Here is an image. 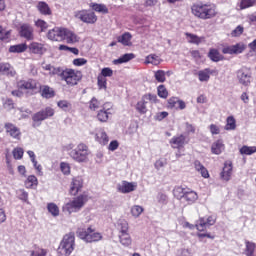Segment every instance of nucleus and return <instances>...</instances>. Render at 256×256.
<instances>
[{"label": "nucleus", "instance_id": "nucleus-1", "mask_svg": "<svg viewBox=\"0 0 256 256\" xmlns=\"http://www.w3.org/2000/svg\"><path fill=\"white\" fill-rule=\"evenodd\" d=\"M191 12L194 17L207 21L217 17V7L210 3H195L191 7Z\"/></svg>", "mask_w": 256, "mask_h": 256}, {"label": "nucleus", "instance_id": "nucleus-2", "mask_svg": "<svg viewBox=\"0 0 256 256\" xmlns=\"http://www.w3.org/2000/svg\"><path fill=\"white\" fill-rule=\"evenodd\" d=\"M73 147H75L73 144L66 146V151H68L69 157L76 163H87V161H89V155H91L89 146L85 143H80L76 148L73 149Z\"/></svg>", "mask_w": 256, "mask_h": 256}, {"label": "nucleus", "instance_id": "nucleus-3", "mask_svg": "<svg viewBox=\"0 0 256 256\" xmlns=\"http://www.w3.org/2000/svg\"><path fill=\"white\" fill-rule=\"evenodd\" d=\"M85 203H87V195H79L66 203L62 209L64 213H69V215L71 213H79L85 207Z\"/></svg>", "mask_w": 256, "mask_h": 256}, {"label": "nucleus", "instance_id": "nucleus-4", "mask_svg": "<svg viewBox=\"0 0 256 256\" xmlns=\"http://www.w3.org/2000/svg\"><path fill=\"white\" fill-rule=\"evenodd\" d=\"M76 233L79 239H82L85 243H97V241H101V239H103V235L96 232L91 227H88L87 229L78 228Z\"/></svg>", "mask_w": 256, "mask_h": 256}, {"label": "nucleus", "instance_id": "nucleus-5", "mask_svg": "<svg viewBox=\"0 0 256 256\" xmlns=\"http://www.w3.org/2000/svg\"><path fill=\"white\" fill-rule=\"evenodd\" d=\"M59 249L63 251L64 255H71L75 251V234H66L59 245Z\"/></svg>", "mask_w": 256, "mask_h": 256}, {"label": "nucleus", "instance_id": "nucleus-6", "mask_svg": "<svg viewBox=\"0 0 256 256\" xmlns=\"http://www.w3.org/2000/svg\"><path fill=\"white\" fill-rule=\"evenodd\" d=\"M55 115V110L51 107H46L45 109H42L32 116V126L33 127H40L41 123L45 121L46 119H49V117H53Z\"/></svg>", "mask_w": 256, "mask_h": 256}, {"label": "nucleus", "instance_id": "nucleus-7", "mask_svg": "<svg viewBox=\"0 0 256 256\" xmlns=\"http://www.w3.org/2000/svg\"><path fill=\"white\" fill-rule=\"evenodd\" d=\"M74 17L82 21V23H86L87 25H94L97 23V14L91 10L83 9L74 12Z\"/></svg>", "mask_w": 256, "mask_h": 256}, {"label": "nucleus", "instance_id": "nucleus-8", "mask_svg": "<svg viewBox=\"0 0 256 256\" xmlns=\"http://www.w3.org/2000/svg\"><path fill=\"white\" fill-rule=\"evenodd\" d=\"M159 99H157V95L155 94H145L142 96L141 100L136 104V111L140 113V115H145L147 113V103H157Z\"/></svg>", "mask_w": 256, "mask_h": 256}, {"label": "nucleus", "instance_id": "nucleus-9", "mask_svg": "<svg viewBox=\"0 0 256 256\" xmlns=\"http://www.w3.org/2000/svg\"><path fill=\"white\" fill-rule=\"evenodd\" d=\"M81 71L73 70V69H65V73L63 74L62 81H65L67 85H71V87L77 85L79 81H81Z\"/></svg>", "mask_w": 256, "mask_h": 256}, {"label": "nucleus", "instance_id": "nucleus-10", "mask_svg": "<svg viewBox=\"0 0 256 256\" xmlns=\"http://www.w3.org/2000/svg\"><path fill=\"white\" fill-rule=\"evenodd\" d=\"M236 75L240 85H243L244 87H249L251 85V81H253V73H251V70L242 68L237 71Z\"/></svg>", "mask_w": 256, "mask_h": 256}, {"label": "nucleus", "instance_id": "nucleus-11", "mask_svg": "<svg viewBox=\"0 0 256 256\" xmlns=\"http://www.w3.org/2000/svg\"><path fill=\"white\" fill-rule=\"evenodd\" d=\"M4 129L8 137H11V139H15L16 141H21V128L17 127V125L12 122H6L4 123Z\"/></svg>", "mask_w": 256, "mask_h": 256}, {"label": "nucleus", "instance_id": "nucleus-12", "mask_svg": "<svg viewBox=\"0 0 256 256\" xmlns=\"http://www.w3.org/2000/svg\"><path fill=\"white\" fill-rule=\"evenodd\" d=\"M18 89H23L25 91H41V84L37 82V80L29 79V80H21L18 82Z\"/></svg>", "mask_w": 256, "mask_h": 256}, {"label": "nucleus", "instance_id": "nucleus-13", "mask_svg": "<svg viewBox=\"0 0 256 256\" xmlns=\"http://www.w3.org/2000/svg\"><path fill=\"white\" fill-rule=\"evenodd\" d=\"M35 30L31 24L24 23L19 28V35L26 41H33L35 39Z\"/></svg>", "mask_w": 256, "mask_h": 256}, {"label": "nucleus", "instance_id": "nucleus-14", "mask_svg": "<svg viewBox=\"0 0 256 256\" xmlns=\"http://www.w3.org/2000/svg\"><path fill=\"white\" fill-rule=\"evenodd\" d=\"M216 221L217 218H215V216L202 217L198 220L195 227L197 231H205L207 227H211Z\"/></svg>", "mask_w": 256, "mask_h": 256}, {"label": "nucleus", "instance_id": "nucleus-15", "mask_svg": "<svg viewBox=\"0 0 256 256\" xmlns=\"http://www.w3.org/2000/svg\"><path fill=\"white\" fill-rule=\"evenodd\" d=\"M189 143V138L184 134L173 136L170 140V145L173 149H181Z\"/></svg>", "mask_w": 256, "mask_h": 256}, {"label": "nucleus", "instance_id": "nucleus-16", "mask_svg": "<svg viewBox=\"0 0 256 256\" xmlns=\"http://www.w3.org/2000/svg\"><path fill=\"white\" fill-rule=\"evenodd\" d=\"M245 51V44L238 43L232 46H226L222 49V53L224 55H239V53H243Z\"/></svg>", "mask_w": 256, "mask_h": 256}, {"label": "nucleus", "instance_id": "nucleus-17", "mask_svg": "<svg viewBox=\"0 0 256 256\" xmlns=\"http://www.w3.org/2000/svg\"><path fill=\"white\" fill-rule=\"evenodd\" d=\"M83 189V177L75 176L70 184V195H77Z\"/></svg>", "mask_w": 256, "mask_h": 256}, {"label": "nucleus", "instance_id": "nucleus-18", "mask_svg": "<svg viewBox=\"0 0 256 256\" xmlns=\"http://www.w3.org/2000/svg\"><path fill=\"white\" fill-rule=\"evenodd\" d=\"M137 189V182H127L122 181L120 184L117 185V191L119 193H133Z\"/></svg>", "mask_w": 256, "mask_h": 256}, {"label": "nucleus", "instance_id": "nucleus-19", "mask_svg": "<svg viewBox=\"0 0 256 256\" xmlns=\"http://www.w3.org/2000/svg\"><path fill=\"white\" fill-rule=\"evenodd\" d=\"M65 28L61 27H55L52 30H49L47 37L50 39V41H63V34H64Z\"/></svg>", "mask_w": 256, "mask_h": 256}, {"label": "nucleus", "instance_id": "nucleus-20", "mask_svg": "<svg viewBox=\"0 0 256 256\" xmlns=\"http://www.w3.org/2000/svg\"><path fill=\"white\" fill-rule=\"evenodd\" d=\"M231 175H233V163L225 162L220 177L223 181H231Z\"/></svg>", "mask_w": 256, "mask_h": 256}, {"label": "nucleus", "instance_id": "nucleus-21", "mask_svg": "<svg viewBox=\"0 0 256 256\" xmlns=\"http://www.w3.org/2000/svg\"><path fill=\"white\" fill-rule=\"evenodd\" d=\"M168 107L170 109H180V111H183V109H186L187 104L185 103V101H183L177 97H171L168 100Z\"/></svg>", "mask_w": 256, "mask_h": 256}, {"label": "nucleus", "instance_id": "nucleus-22", "mask_svg": "<svg viewBox=\"0 0 256 256\" xmlns=\"http://www.w3.org/2000/svg\"><path fill=\"white\" fill-rule=\"evenodd\" d=\"M63 41H66V43L73 45L75 43H79V36H77L75 32L64 28Z\"/></svg>", "mask_w": 256, "mask_h": 256}, {"label": "nucleus", "instance_id": "nucleus-23", "mask_svg": "<svg viewBox=\"0 0 256 256\" xmlns=\"http://www.w3.org/2000/svg\"><path fill=\"white\" fill-rule=\"evenodd\" d=\"M110 115H112L111 108H107V104H105L103 109L98 111L96 117L100 123H107V121H109Z\"/></svg>", "mask_w": 256, "mask_h": 256}, {"label": "nucleus", "instance_id": "nucleus-24", "mask_svg": "<svg viewBox=\"0 0 256 256\" xmlns=\"http://www.w3.org/2000/svg\"><path fill=\"white\" fill-rule=\"evenodd\" d=\"M95 139L100 145H107L109 143V136H107V132L102 128L96 131Z\"/></svg>", "mask_w": 256, "mask_h": 256}, {"label": "nucleus", "instance_id": "nucleus-25", "mask_svg": "<svg viewBox=\"0 0 256 256\" xmlns=\"http://www.w3.org/2000/svg\"><path fill=\"white\" fill-rule=\"evenodd\" d=\"M188 205H193L199 199L197 192L187 188L183 198Z\"/></svg>", "mask_w": 256, "mask_h": 256}, {"label": "nucleus", "instance_id": "nucleus-26", "mask_svg": "<svg viewBox=\"0 0 256 256\" xmlns=\"http://www.w3.org/2000/svg\"><path fill=\"white\" fill-rule=\"evenodd\" d=\"M29 50L31 53H34L35 55H43L47 49H45V46L39 42H32L29 45Z\"/></svg>", "mask_w": 256, "mask_h": 256}, {"label": "nucleus", "instance_id": "nucleus-27", "mask_svg": "<svg viewBox=\"0 0 256 256\" xmlns=\"http://www.w3.org/2000/svg\"><path fill=\"white\" fill-rule=\"evenodd\" d=\"M197 75L201 83H207L211 79V75H213V70L205 68L204 70L198 71Z\"/></svg>", "mask_w": 256, "mask_h": 256}, {"label": "nucleus", "instance_id": "nucleus-28", "mask_svg": "<svg viewBox=\"0 0 256 256\" xmlns=\"http://www.w3.org/2000/svg\"><path fill=\"white\" fill-rule=\"evenodd\" d=\"M194 169L200 173L201 177L209 179V170L199 160L194 161Z\"/></svg>", "mask_w": 256, "mask_h": 256}, {"label": "nucleus", "instance_id": "nucleus-29", "mask_svg": "<svg viewBox=\"0 0 256 256\" xmlns=\"http://www.w3.org/2000/svg\"><path fill=\"white\" fill-rule=\"evenodd\" d=\"M0 73H5V75H9L10 77L17 75L15 68L9 63H0Z\"/></svg>", "mask_w": 256, "mask_h": 256}, {"label": "nucleus", "instance_id": "nucleus-30", "mask_svg": "<svg viewBox=\"0 0 256 256\" xmlns=\"http://www.w3.org/2000/svg\"><path fill=\"white\" fill-rule=\"evenodd\" d=\"M211 151L213 155H221L223 151H225V144H223V140H217L211 146Z\"/></svg>", "mask_w": 256, "mask_h": 256}, {"label": "nucleus", "instance_id": "nucleus-31", "mask_svg": "<svg viewBox=\"0 0 256 256\" xmlns=\"http://www.w3.org/2000/svg\"><path fill=\"white\" fill-rule=\"evenodd\" d=\"M135 59V54L127 53L120 56L118 59L113 60V65H123V63H129V61Z\"/></svg>", "mask_w": 256, "mask_h": 256}, {"label": "nucleus", "instance_id": "nucleus-32", "mask_svg": "<svg viewBox=\"0 0 256 256\" xmlns=\"http://www.w3.org/2000/svg\"><path fill=\"white\" fill-rule=\"evenodd\" d=\"M90 7L95 11V13H101L102 15H107V13H109V8H107V5L105 4L92 2L90 3Z\"/></svg>", "mask_w": 256, "mask_h": 256}, {"label": "nucleus", "instance_id": "nucleus-33", "mask_svg": "<svg viewBox=\"0 0 256 256\" xmlns=\"http://www.w3.org/2000/svg\"><path fill=\"white\" fill-rule=\"evenodd\" d=\"M41 89V96L44 97V99H52V97H55V90L53 88L45 85L42 86Z\"/></svg>", "mask_w": 256, "mask_h": 256}, {"label": "nucleus", "instance_id": "nucleus-34", "mask_svg": "<svg viewBox=\"0 0 256 256\" xmlns=\"http://www.w3.org/2000/svg\"><path fill=\"white\" fill-rule=\"evenodd\" d=\"M132 37L133 36L131 35V33L125 32L124 34H122L121 36H119L117 38V41H118V43H121L125 47H129V45H131Z\"/></svg>", "mask_w": 256, "mask_h": 256}, {"label": "nucleus", "instance_id": "nucleus-35", "mask_svg": "<svg viewBox=\"0 0 256 256\" xmlns=\"http://www.w3.org/2000/svg\"><path fill=\"white\" fill-rule=\"evenodd\" d=\"M119 241L121 245H123V247H129L133 243V240L131 239V234H129V232L119 234Z\"/></svg>", "mask_w": 256, "mask_h": 256}, {"label": "nucleus", "instance_id": "nucleus-36", "mask_svg": "<svg viewBox=\"0 0 256 256\" xmlns=\"http://www.w3.org/2000/svg\"><path fill=\"white\" fill-rule=\"evenodd\" d=\"M11 33H13L12 30H9L0 25V41H11Z\"/></svg>", "mask_w": 256, "mask_h": 256}, {"label": "nucleus", "instance_id": "nucleus-37", "mask_svg": "<svg viewBox=\"0 0 256 256\" xmlns=\"http://www.w3.org/2000/svg\"><path fill=\"white\" fill-rule=\"evenodd\" d=\"M28 46L25 43L12 45L9 47V53H25L27 51Z\"/></svg>", "mask_w": 256, "mask_h": 256}, {"label": "nucleus", "instance_id": "nucleus-38", "mask_svg": "<svg viewBox=\"0 0 256 256\" xmlns=\"http://www.w3.org/2000/svg\"><path fill=\"white\" fill-rule=\"evenodd\" d=\"M161 61H162L161 58L156 54H150L145 58L146 65H160Z\"/></svg>", "mask_w": 256, "mask_h": 256}, {"label": "nucleus", "instance_id": "nucleus-39", "mask_svg": "<svg viewBox=\"0 0 256 256\" xmlns=\"http://www.w3.org/2000/svg\"><path fill=\"white\" fill-rule=\"evenodd\" d=\"M224 129L225 131H235V129H237V121L235 120V117L229 116L226 119V125Z\"/></svg>", "mask_w": 256, "mask_h": 256}, {"label": "nucleus", "instance_id": "nucleus-40", "mask_svg": "<svg viewBox=\"0 0 256 256\" xmlns=\"http://www.w3.org/2000/svg\"><path fill=\"white\" fill-rule=\"evenodd\" d=\"M208 57L209 59H211V61H214L215 63H218V61H223V55H221V53H219V50L217 49H210Z\"/></svg>", "mask_w": 256, "mask_h": 256}, {"label": "nucleus", "instance_id": "nucleus-41", "mask_svg": "<svg viewBox=\"0 0 256 256\" xmlns=\"http://www.w3.org/2000/svg\"><path fill=\"white\" fill-rule=\"evenodd\" d=\"M37 9L40 11L41 15H51V8L46 2H38Z\"/></svg>", "mask_w": 256, "mask_h": 256}, {"label": "nucleus", "instance_id": "nucleus-42", "mask_svg": "<svg viewBox=\"0 0 256 256\" xmlns=\"http://www.w3.org/2000/svg\"><path fill=\"white\" fill-rule=\"evenodd\" d=\"M187 192V189L181 187V186H177L174 188L173 190V195L176 199H178L179 201H181V199H184L185 197V193Z\"/></svg>", "mask_w": 256, "mask_h": 256}, {"label": "nucleus", "instance_id": "nucleus-43", "mask_svg": "<svg viewBox=\"0 0 256 256\" xmlns=\"http://www.w3.org/2000/svg\"><path fill=\"white\" fill-rule=\"evenodd\" d=\"M118 231H119V235L129 233V223L126 220H119Z\"/></svg>", "mask_w": 256, "mask_h": 256}, {"label": "nucleus", "instance_id": "nucleus-44", "mask_svg": "<svg viewBox=\"0 0 256 256\" xmlns=\"http://www.w3.org/2000/svg\"><path fill=\"white\" fill-rule=\"evenodd\" d=\"M37 183H39V181L37 180V177L35 175H30L25 180V187L27 189H31L32 187L37 186Z\"/></svg>", "mask_w": 256, "mask_h": 256}, {"label": "nucleus", "instance_id": "nucleus-45", "mask_svg": "<svg viewBox=\"0 0 256 256\" xmlns=\"http://www.w3.org/2000/svg\"><path fill=\"white\" fill-rule=\"evenodd\" d=\"M59 109H62V111L65 112H69L71 111V109H73V105L71 104V102L67 101V100H60L57 103Z\"/></svg>", "mask_w": 256, "mask_h": 256}, {"label": "nucleus", "instance_id": "nucleus-46", "mask_svg": "<svg viewBox=\"0 0 256 256\" xmlns=\"http://www.w3.org/2000/svg\"><path fill=\"white\" fill-rule=\"evenodd\" d=\"M154 77L158 83H165L167 81L165 70H157L154 72Z\"/></svg>", "mask_w": 256, "mask_h": 256}, {"label": "nucleus", "instance_id": "nucleus-47", "mask_svg": "<svg viewBox=\"0 0 256 256\" xmlns=\"http://www.w3.org/2000/svg\"><path fill=\"white\" fill-rule=\"evenodd\" d=\"M185 36H186L188 43H192L194 45H199L201 43V38L195 34H191V33L187 32L185 34Z\"/></svg>", "mask_w": 256, "mask_h": 256}, {"label": "nucleus", "instance_id": "nucleus-48", "mask_svg": "<svg viewBox=\"0 0 256 256\" xmlns=\"http://www.w3.org/2000/svg\"><path fill=\"white\" fill-rule=\"evenodd\" d=\"M253 153H256V146L244 145L240 148L241 155H253Z\"/></svg>", "mask_w": 256, "mask_h": 256}, {"label": "nucleus", "instance_id": "nucleus-49", "mask_svg": "<svg viewBox=\"0 0 256 256\" xmlns=\"http://www.w3.org/2000/svg\"><path fill=\"white\" fill-rule=\"evenodd\" d=\"M143 211L145 210L143 209L142 206H139V205L132 206L130 210L132 217H134L135 219H137L138 217H141V214L143 213Z\"/></svg>", "mask_w": 256, "mask_h": 256}, {"label": "nucleus", "instance_id": "nucleus-50", "mask_svg": "<svg viewBox=\"0 0 256 256\" xmlns=\"http://www.w3.org/2000/svg\"><path fill=\"white\" fill-rule=\"evenodd\" d=\"M49 250L41 247H36L34 250L30 251V256H47Z\"/></svg>", "mask_w": 256, "mask_h": 256}, {"label": "nucleus", "instance_id": "nucleus-51", "mask_svg": "<svg viewBox=\"0 0 256 256\" xmlns=\"http://www.w3.org/2000/svg\"><path fill=\"white\" fill-rule=\"evenodd\" d=\"M47 210L53 217H59V206L55 203H48Z\"/></svg>", "mask_w": 256, "mask_h": 256}, {"label": "nucleus", "instance_id": "nucleus-52", "mask_svg": "<svg viewBox=\"0 0 256 256\" xmlns=\"http://www.w3.org/2000/svg\"><path fill=\"white\" fill-rule=\"evenodd\" d=\"M254 5H256V0H241L239 7L243 11V9H249V7H254Z\"/></svg>", "mask_w": 256, "mask_h": 256}, {"label": "nucleus", "instance_id": "nucleus-53", "mask_svg": "<svg viewBox=\"0 0 256 256\" xmlns=\"http://www.w3.org/2000/svg\"><path fill=\"white\" fill-rule=\"evenodd\" d=\"M158 97L161 99H167L169 97V91H167V88L165 85H159L157 88Z\"/></svg>", "mask_w": 256, "mask_h": 256}, {"label": "nucleus", "instance_id": "nucleus-54", "mask_svg": "<svg viewBox=\"0 0 256 256\" xmlns=\"http://www.w3.org/2000/svg\"><path fill=\"white\" fill-rule=\"evenodd\" d=\"M246 256H255V243L246 241Z\"/></svg>", "mask_w": 256, "mask_h": 256}, {"label": "nucleus", "instance_id": "nucleus-55", "mask_svg": "<svg viewBox=\"0 0 256 256\" xmlns=\"http://www.w3.org/2000/svg\"><path fill=\"white\" fill-rule=\"evenodd\" d=\"M17 196L20 201H24V203H29V193H27V191H25L24 189H19L17 191Z\"/></svg>", "mask_w": 256, "mask_h": 256}, {"label": "nucleus", "instance_id": "nucleus-56", "mask_svg": "<svg viewBox=\"0 0 256 256\" xmlns=\"http://www.w3.org/2000/svg\"><path fill=\"white\" fill-rule=\"evenodd\" d=\"M5 159L9 175H15V170H13V165L11 164V154L6 153Z\"/></svg>", "mask_w": 256, "mask_h": 256}, {"label": "nucleus", "instance_id": "nucleus-57", "mask_svg": "<svg viewBox=\"0 0 256 256\" xmlns=\"http://www.w3.org/2000/svg\"><path fill=\"white\" fill-rule=\"evenodd\" d=\"M25 151L23 150V148L21 147H16L13 149L12 154L14 159L16 160H20L23 159V155H24Z\"/></svg>", "mask_w": 256, "mask_h": 256}, {"label": "nucleus", "instance_id": "nucleus-58", "mask_svg": "<svg viewBox=\"0 0 256 256\" xmlns=\"http://www.w3.org/2000/svg\"><path fill=\"white\" fill-rule=\"evenodd\" d=\"M60 170L63 175H71V165H69L67 162L60 163Z\"/></svg>", "mask_w": 256, "mask_h": 256}, {"label": "nucleus", "instance_id": "nucleus-59", "mask_svg": "<svg viewBox=\"0 0 256 256\" xmlns=\"http://www.w3.org/2000/svg\"><path fill=\"white\" fill-rule=\"evenodd\" d=\"M99 107H101V102H99V100H97V98L93 97L89 102V109L91 111H97V109H99Z\"/></svg>", "mask_w": 256, "mask_h": 256}, {"label": "nucleus", "instance_id": "nucleus-60", "mask_svg": "<svg viewBox=\"0 0 256 256\" xmlns=\"http://www.w3.org/2000/svg\"><path fill=\"white\" fill-rule=\"evenodd\" d=\"M64 73L65 70H63V68L52 66V71L50 72V75H58V77H61V79H63Z\"/></svg>", "mask_w": 256, "mask_h": 256}, {"label": "nucleus", "instance_id": "nucleus-61", "mask_svg": "<svg viewBox=\"0 0 256 256\" xmlns=\"http://www.w3.org/2000/svg\"><path fill=\"white\" fill-rule=\"evenodd\" d=\"M97 81L99 89H107V78L99 75Z\"/></svg>", "mask_w": 256, "mask_h": 256}, {"label": "nucleus", "instance_id": "nucleus-62", "mask_svg": "<svg viewBox=\"0 0 256 256\" xmlns=\"http://www.w3.org/2000/svg\"><path fill=\"white\" fill-rule=\"evenodd\" d=\"M156 199H157L158 203H160V205H167V203H168V198L164 193H158Z\"/></svg>", "mask_w": 256, "mask_h": 256}, {"label": "nucleus", "instance_id": "nucleus-63", "mask_svg": "<svg viewBox=\"0 0 256 256\" xmlns=\"http://www.w3.org/2000/svg\"><path fill=\"white\" fill-rule=\"evenodd\" d=\"M100 77H104V79H106V77H113V70L111 68H103Z\"/></svg>", "mask_w": 256, "mask_h": 256}, {"label": "nucleus", "instance_id": "nucleus-64", "mask_svg": "<svg viewBox=\"0 0 256 256\" xmlns=\"http://www.w3.org/2000/svg\"><path fill=\"white\" fill-rule=\"evenodd\" d=\"M36 27H39L41 31H45L48 27L47 22L45 20H37L35 22Z\"/></svg>", "mask_w": 256, "mask_h": 256}]
</instances>
